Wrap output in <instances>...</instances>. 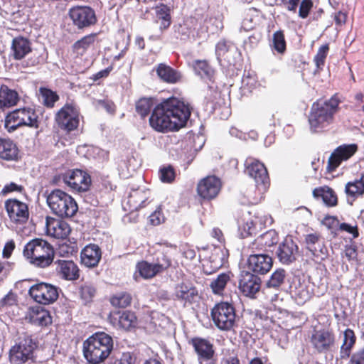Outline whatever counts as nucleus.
I'll list each match as a JSON object with an SVG mask.
<instances>
[{
  "mask_svg": "<svg viewBox=\"0 0 364 364\" xmlns=\"http://www.w3.org/2000/svg\"><path fill=\"white\" fill-rule=\"evenodd\" d=\"M191 113L188 104L178 98L171 97L154 107L149 123L158 132L177 131L186 124Z\"/></svg>",
  "mask_w": 364,
  "mask_h": 364,
  "instance_id": "nucleus-1",
  "label": "nucleus"
},
{
  "mask_svg": "<svg viewBox=\"0 0 364 364\" xmlns=\"http://www.w3.org/2000/svg\"><path fill=\"white\" fill-rule=\"evenodd\" d=\"M340 100L337 95L324 102L313 104L309 117L310 128L313 132H319L333 123L334 114L339 109Z\"/></svg>",
  "mask_w": 364,
  "mask_h": 364,
  "instance_id": "nucleus-2",
  "label": "nucleus"
},
{
  "mask_svg": "<svg viewBox=\"0 0 364 364\" xmlns=\"http://www.w3.org/2000/svg\"><path fill=\"white\" fill-rule=\"evenodd\" d=\"M113 341L108 334L100 332L90 336L83 343V355L90 364H100L110 354Z\"/></svg>",
  "mask_w": 364,
  "mask_h": 364,
  "instance_id": "nucleus-3",
  "label": "nucleus"
},
{
  "mask_svg": "<svg viewBox=\"0 0 364 364\" xmlns=\"http://www.w3.org/2000/svg\"><path fill=\"white\" fill-rule=\"evenodd\" d=\"M23 255L32 265L46 268L50 266L54 259L53 246L41 238L29 241L24 247Z\"/></svg>",
  "mask_w": 364,
  "mask_h": 364,
  "instance_id": "nucleus-4",
  "label": "nucleus"
},
{
  "mask_svg": "<svg viewBox=\"0 0 364 364\" xmlns=\"http://www.w3.org/2000/svg\"><path fill=\"white\" fill-rule=\"evenodd\" d=\"M47 203L52 212L60 218L73 217L78 209L75 200L60 189L53 191L48 196Z\"/></svg>",
  "mask_w": 364,
  "mask_h": 364,
  "instance_id": "nucleus-5",
  "label": "nucleus"
},
{
  "mask_svg": "<svg viewBox=\"0 0 364 364\" xmlns=\"http://www.w3.org/2000/svg\"><path fill=\"white\" fill-rule=\"evenodd\" d=\"M38 116L31 108L16 109L7 114L5 119V127L11 132L21 126L37 128Z\"/></svg>",
  "mask_w": 364,
  "mask_h": 364,
  "instance_id": "nucleus-6",
  "label": "nucleus"
},
{
  "mask_svg": "<svg viewBox=\"0 0 364 364\" xmlns=\"http://www.w3.org/2000/svg\"><path fill=\"white\" fill-rule=\"evenodd\" d=\"M214 324L222 331L231 330L235 324V310L228 302H220L214 306L210 312Z\"/></svg>",
  "mask_w": 364,
  "mask_h": 364,
  "instance_id": "nucleus-7",
  "label": "nucleus"
},
{
  "mask_svg": "<svg viewBox=\"0 0 364 364\" xmlns=\"http://www.w3.org/2000/svg\"><path fill=\"white\" fill-rule=\"evenodd\" d=\"M309 338L312 348L318 353H326L335 347L336 336L328 328L314 327Z\"/></svg>",
  "mask_w": 364,
  "mask_h": 364,
  "instance_id": "nucleus-8",
  "label": "nucleus"
},
{
  "mask_svg": "<svg viewBox=\"0 0 364 364\" xmlns=\"http://www.w3.org/2000/svg\"><path fill=\"white\" fill-rule=\"evenodd\" d=\"M36 343L29 336H26L20 342L9 350V360L12 364H23L33 358V351Z\"/></svg>",
  "mask_w": 364,
  "mask_h": 364,
  "instance_id": "nucleus-9",
  "label": "nucleus"
},
{
  "mask_svg": "<svg viewBox=\"0 0 364 364\" xmlns=\"http://www.w3.org/2000/svg\"><path fill=\"white\" fill-rule=\"evenodd\" d=\"M245 166V172L255 180L257 188L261 193L264 192L269 187V178L264 164L254 159H247Z\"/></svg>",
  "mask_w": 364,
  "mask_h": 364,
  "instance_id": "nucleus-10",
  "label": "nucleus"
},
{
  "mask_svg": "<svg viewBox=\"0 0 364 364\" xmlns=\"http://www.w3.org/2000/svg\"><path fill=\"white\" fill-rule=\"evenodd\" d=\"M56 122L59 127L68 132L75 129L79 124V109L73 103L65 104L57 113Z\"/></svg>",
  "mask_w": 364,
  "mask_h": 364,
  "instance_id": "nucleus-11",
  "label": "nucleus"
},
{
  "mask_svg": "<svg viewBox=\"0 0 364 364\" xmlns=\"http://www.w3.org/2000/svg\"><path fill=\"white\" fill-rule=\"evenodd\" d=\"M28 293L36 302L44 305L52 304L58 298V288L44 282L33 285Z\"/></svg>",
  "mask_w": 364,
  "mask_h": 364,
  "instance_id": "nucleus-12",
  "label": "nucleus"
},
{
  "mask_svg": "<svg viewBox=\"0 0 364 364\" xmlns=\"http://www.w3.org/2000/svg\"><path fill=\"white\" fill-rule=\"evenodd\" d=\"M59 178L73 191L78 192L87 191L91 183L90 176L80 169L68 171Z\"/></svg>",
  "mask_w": 364,
  "mask_h": 364,
  "instance_id": "nucleus-13",
  "label": "nucleus"
},
{
  "mask_svg": "<svg viewBox=\"0 0 364 364\" xmlns=\"http://www.w3.org/2000/svg\"><path fill=\"white\" fill-rule=\"evenodd\" d=\"M69 15L78 28L89 27L97 21L95 11L89 6L73 7L70 10Z\"/></svg>",
  "mask_w": 364,
  "mask_h": 364,
  "instance_id": "nucleus-14",
  "label": "nucleus"
},
{
  "mask_svg": "<svg viewBox=\"0 0 364 364\" xmlns=\"http://www.w3.org/2000/svg\"><path fill=\"white\" fill-rule=\"evenodd\" d=\"M192 344L197 354L199 364H215L216 358L213 345L206 339L195 338Z\"/></svg>",
  "mask_w": 364,
  "mask_h": 364,
  "instance_id": "nucleus-15",
  "label": "nucleus"
},
{
  "mask_svg": "<svg viewBox=\"0 0 364 364\" xmlns=\"http://www.w3.org/2000/svg\"><path fill=\"white\" fill-rule=\"evenodd\" d=\"M358 150V146L355 144H343L337 147L331 154L328 161L327 169L332 172L338 168L343 161H347Z\"/></svg>",
  "mask_w": 364,
  "mask_h": 364,
  "instance_id": "nucleus-16",
  "label": "nucleus"
},
{
  "mask_svg": "<svg viewBox=\"0 0 364 364\" xmlns=\"http://www.w3.org/2000/svg\"><path fill=\"white\" fill-rule=\"evenodd\" d=\"M5 208L11 221L23 223L28 218V208L26 203L16 199H9L5 202Z\"/></svg>",
  "mask_w": 364,
  "mask_h": 364,
  "instance_id": "nucleus-17",
  "label": "nucleus"
},
{
  "mask_svg": "<svg viewBox=\"0 0 364 364\" xmlns=\"http://www.w3.org/2000/svg\"><path fill=\"white\" fill-rule=\"evenodd\" d=\"M306 249L311 252L315 260H323L327 255V248L320 235L316 233L305 236Z\"/></svg>",
  "mask_w": 364,
  "mask_h": 364,
  "instance_id": "nucleus-18",
  "label": "nucleus"
},
{
  "mask_svg": "<svg viewBox=\"0 0 364 364\" xmlns=\"http://www.w3.org/2000/svg\"><path fill=\"white\" fill-rule=\"evenodd\" d=\"M221 188L220 179L215 176H208L201 180L197 187L198 195L205 199H212L219 193Z\"/></svg>",
  "mask_w": 364,
  "mask_h": 364,
  "instance_id": "nucleus-19",
  "label": "nucleus"
},
{
  "mask_svg": "<svg viewBox=\"0 0 364 364\" xmlns=\"http://www.w3.org/2000/svg\"><path fill=\"white\" fill-rule=\"evenodd\" d=\"M299 248L291 237H286L279 245L277 251L279 260L284 264H289L296 259Z\"/></svg>",
  "mask_w": 364,
  "mask_h": 364,
  "instance_id": "nucleus-20",
  "label": "nucleus"
},
{
  "mask_svg": "<svg viewBox=\"0 0 364 364\" xmlns=\"http://www.w3.org/2000/svg\"><path fill=\"white\" fill-rule=\"evenodd\" d=\"M261 287V279L257 275L250 272H243L239 282V288L244 295L253 296Z\"/></svg>",
  "mask_w": 364,
  "mask_h": 364,
  "instance_id": "nucleus-21",
  "label": "nucleus"
},
{
  "mask_svg": "<svg viewBox=\"0 0 364 364\" xmlns=\"http://www.w3.org/2000/svg\"><path fill=\"white\" fill-rule=\"evenodd\" d=\"M247 266L252 272L264 274L271 269L272 259L265 254H253L248 258Z\"/></svg>",
  "mask_w": 364,
  "mask_h": 364,
  "instance_id": "nucleus-22",
  "label": "nucleus"
},
{
  "mask_svg": "<svg viewBox=\"0 0 364 364\" xmlns=\"http://www.w3.org/2000/svg\"><path fill=\"white\" fill-rule=\"evenodd\" d=\"M46 227L48 234L55 238H66L71 231L67 222L53 218H46Z\"/></svg>",
  "mask_w": 364,
  "mask_h": 364,
  "instance_id": "nucleus-23",
  "label": "nucleus"
},
{
  "mask_svg": "<svg viewBox=\"0 0 364 364\" xmlns=\"http://www.w3.org/2000/svg\"><path fill=\"white\" fill-rule=\"evenodd\" d=\"M102 257V252L98 245L90 244L81 251L80 259L82 264L92 268L97 266Z\"/></svg>",
  "mask_w": 364,
  "mask_h": 364,
  "instance_id": "nucleus-24",
  "label": "nucleus"
},
{
  "mask_svg": "<svg viewBox=\"0 0 364 364\" xmlns=\"http://www.w3.org/2000/svg\"><path fill=\"white\" fill-rule=\"evenodd\" d=\"M31 52V43L28 39L18 36L13 39L11 47V55L15 60H21Z\"/></svg>",
  "mask_w": 364,
  "mask_h": 364,
  "instance_id": "nucleus-25",
  "label": "nucleus"
},
{
  "mask_svg": "<svg viewBox=\"0 0 364 364\" xmlns=\"http://www.w3.org/2000/svg\"><path fill=\"white\" fill-rule=\"evenodd\" d=\"M56 271L64 279L76 280L79 278V269L75 263L71 260H58Z\"/></svg>",
  "mask_w": 364,
  "mask_h": 364,
  "instance_id": "nucleus-26",
  "label": "nucleus"
},
{
  "mask_svg": "<svg viewBox=\"0 0 364 364\" xmlns=\"http://www.w3.org/2000/svg\"><path fill=\"white\" fill-rule=\"evenodd\" d=\"M169 266L170 262L168 261L165 264H151L146 261H141L137 264L136 269L141 277L147 279L154 277Z\"/></svg>",
  "mask_w": 364,
  "mask_h": 364,
  "instance_id": "nucleus-27",
  "label": "nucleus"
},
{
  "mask_svg": "<svg viewBox=\"0 0 364 364\" xmlns=\"http://www.w3.org/2000/svg\"><path fill=\"white\" fill-rule=\"evenodd\" d=\"M277 241V232L274 230H269L258 237L252 244L251 248L252 250H265L267 247H270L276 244Z\"/></svg>",
  "mask_w": 364,
  "mask_h": 364,
  "instance_id": "nucleus-28",
  "label": "nucleus"
},
{
  "mask_svg": "<svg viewBox=\"0 0 364 364\" xmlns=\"http://www.w3.org/2000/svg\"><path fill=\"white\" fill-rule=\"evenodd\" d=\"M313 196L316 198H321L328 207L336 206L338 203V198L335 191L328 186L315 188L313 191Z\"/></svg>",
  "mask_w": 364,
  "mask_h": 364,
  "instance_id": "nucleus-29",
  "label": "nucleus"
},
{
  "mask_svg": "<svg viewBox=\"0 0 364 364\" xmlns=\"http://www.w3.org/2000/svg\"><path fill=\"white\" fill-rule=\"evenodd\" d=\"M232 277V274L230 272L219 274L210 284L213 293L217 295H223L225 288L230 283Z\"/></svg>",
  "mask_w": 364,
  "mask_h": 364,
  "instance_id": "nucleus-30",
  "label": "nucleus"
},
{
  "mask_svg": "<svg viewBox=\"0 0 364 364\" xmlns=\"http://www.w3.org/2000/svg\"><path fill=\"white\" fill-rule=\"evenodd\" d=\"M18 101V95L14 90L9 89L6 85H2L0 88V109L10 107L17 104Z\"/></svg>",
  "mask_w": 364,
  "mask_h": 364,
  "instance_id": "nucleus-31",
  "label": "nucleus"
},
{
  "mask_svg": "<svg viewBox=\"0 0 364 364\" xmlns=\"http://www.w3.org/2000/svg\"><path fill=\"white\" fill-rule=\"evenodd\" d=\"M156 73L161 80L168 83H176L181 77L179 73L164 63L158 65Z\"/></svg>",
  "mask_w": 364,
  "mask_h": 364,
  "instance_id": "nucleus-32",
  "label": "nucleus"
},
{
  "mask_svg": "<svg viewBox=\"0 0 364 364\" xmlns=\"http://www.w3.org/2000/svg\"><path fill=\"white\" fill-rule=\"evenodd\" d=\"M95 33L84 36L73 45V50L77 55H83L90 48H92L96 41Z\"/></svg>",
  "mask_w": 364,
  "mask_h": 364,
  "instance_id": "nucleus-33",
  "label": "nucleus"
},
{
  "mask_svg": "<svg viewBox=\"0 0 364 364\" xmlns=\"http://www.w3.org/2000/svg\"><path fill=\"white\" fill-rule=\"evenodd\" d=\"M345 193L347 196L355 200L364 194V175L359 179L348 182L345 186Z\"/></svg>",
  "mask_w": 364,
  "mask_h": 364,
  "instance_id": "nucleus-34",
  "label": "nucleus"
},
{
  "mask_svg": "<svg viewBox=\"0 0 364 364\" xmlns=\"http://www.w3.org/2000/svg\"><path fill=\"white\" fill-rule=\"evenodd\" d=\"M18 149L9 139L0 138V157L5 160H14L17 157Z\"/></svg>",
  "mask_w": 364,
  "mask_h": 364,
  "instance_id": "nucleus-35",
  "label": "nucleus"
},
{
  "mask_svg": "<svg viewBox=\"0 0 364 364\" xmlns=\"http://www.w3.org/2000/svg\"><path fill=\"white\" fill-rule=\"evenodd\" d=\"M156 18L160 21V29H167L171 23V9L166 4H160L155 6Z\"/></svg>",
  "mask_w": 364,
  "mask_h": 364,
  "instance_id": "nucleus-36",
  "label": "nucleus"
},
{
  "mask_svg": "<svg viewBox=\"0 0 364 364\" xmlns=\"http://www.w3.org/2000/svg\"><path fill=\"white\" fill-rule=\"evenodd\" d=\"M236 53L234 47H230L225 42L220 41L216 45L215 53L220 63L226 61L230 65L233 63L232 60V54Z\"/></svg>",
  "mask_w": 364,
  "mask_h": 364,
  "instance_id": "nucleus-37",
  "label": "nucleus"
},
{
  "mask_svg": "<svg viewBox=\"0 0 364 364\" xmlns=\"http://www.w3.org/2000/svg\"><path fill=\"white\" fill-rule=\"evenodd\" d=\"M29 318L31 323L41 326H46L52 322L49 312L43 309H32Z\"/></svg>",
  "mask_w": 364,
  "mask_h": 364,
  "instance_id": "nucleus-38",
  "label": "nucleus"
},
{
  "mask_svg": "<svg viewBox=\"0 0 364 364\" xmlns=\"http://www.w3.org/2000/svg\"><path fill=\"white\" fill-rule=\"evenodd\" d=\"M176 296L178 299L191 303L198 296V291L194 287L181 284L176 287Z\"/></svg>",
  "mask_w": 364,
  "mask_h": 364,
  "instance_id": "nucleus-39",
  "label": "nucleus"
},
{
  "mask_svg": "<svg viewBox=\"0 0 364 364\" xmlns=\"http://www.w3.org/2000/svg\"><path fill=\"white\" fill-rule=\"evenodd\" d=\"M193 67L196 73L202 78L211 80L213 77L215 71L206 60H196L193 61Z\"/></svg>",
  "mask_w": 364,
  "mask_h": 364,
  "instance_id": "nucleus-40",
  "label": "nucleus"
},
{
  "mask_svg": "<svg viewBox=\"0 0 364 364\" xmlns=\"http://www.w3.org/2000/svg\"><path fill=\"white\" fill-rule=\"evenodd\" d=\"M312 294L313 292L310 287L305 284H300L294 290V299L299 305H302L309 301Z\"/></svg>",
  "mask_w": 364,
  "mask_h": 364,
  "instance_id": "nucleus-41",
  "label": "nucleus"
},
{
  "mask_svg": "<svg viewBox=\"0 0 364 364\" xmlns=\"http://www.w3.org/2000/svg\"><path fill=\"white\" fill-rule=\"evenodd\" d=\"M228 257V250L225 247H215L210 257V262L215 269L221 267Z\"/></svg>",
  "mask_w": 364,
  "mask_h": 364,
  "instance_id": "nucleus-42",
  "label": "nucleus"
},
{
  "mask_svg": "<svg viewBox=\"0 0 364 364\" xmlns=\"http://www.w3.org/2000/svg\"><path fill=\"white\" fill-rule=\"evenodd\" d=\"M117 321L119 327L129 330L136 325V317L133 312L125 311L119 315Z\"/></svg>",
  "mask_w": 364,
  "mask_h": 364,
  "instance_id": "nucleus-43",
  "label": "nucleus"
},
{
  "mask_svg": "<svg viewBox=\"0 0 364 364\" xmlns=\"http://www.w3.org/2000/svg\"><path fill=\"white\" fill-rule=\"evenodd\" d=\"M131 301L130 294L125 292L118 293L110 299L112 305L118 308H125L131 304Z\"/></svg>",
  "mask_w": 364,
  "mask_h": 364,
  "instance_id": "nucleus-44",
  "label": "nucleus"
},
{
  "mask_svg": "<svg viewBox=\"0 0 364 364\" xmlns=\"http://www.w3.org/2000/svg\"><path fill=\"white\" fill-rule=\"evenodd\" d=\"M43 104L48 107H53L55 102L58 100V95L51 90L41 87L39 90Z\"/></svg>",
  "mask_w": 364,
  "mask_h": 364,
  "instance_id": "nucleus-45",
  "label": "nucleus"
},
{
  "mask_svg": "<svg viewBox=\"0 0 364 364\" xmlns=\"http://www.w3.org/2000/svg\"><path fill=\"white\" fill-rule=\"evenodd\" d=\"M355 342V336L354 332L351 329H346L344 331L343 342L341 346V353L346 355H349V352Z\"/></svg>",
  "mask_w": 364,
  "mask_h": 364,
  "instance_id": "nucleus-46",
  "label": "nucleus"
},
{
  "mask_svg": "<svg viewBox=\"0 0 364 364\" xmlns=\"http://www.w3.org/2000/svg\"><path fill=\"white\" fill-rule=\"evenodd\" d=\"M143 193L141 191H134L130 193L128 199V203H130L131 208L137 210L143 207L146 198L142 196Z\"/></svg>",
  "mask_w": 364,
  "mask_h": 364,
  "instance_id": "nucleus-47",
  "label": "nucleus"
},
{
  "mask_svg": "<svg viewBox=\"0 0 364 364\" xmlns=\"http://www.w3.org/2000/svg\"><path fill=\"white\" fill-rule=\"evenodd\" d=\"M154 106V102L151 98L140 99L136 105V110L142 117H146Z\"/></svg>",
  "mask_w": 364,
  "mask_h": 364,
  "instance_id": "nucleus-48",
  "label": "nucleus"
},
{
  "mask_svg": "<svg viewBox=\"0 0 364 364\" xmlns=\"http://www.w3.org/2000/svg\"><path fill=\"white\" fill-rule=\"evenodd\" d=\"M285 271L282 269L276 270L267 282L268 287L277 288L283 284L285 278Z\"/></svg>",
  "mask_w": 364,
  "mask_h": 364,
  "instance_id": "nucleus-49",
  "label": "nucleus"
},
{
  "mask_svg": "<svg viewBox=\"0 0 364 364\" xmlns=\"http://www.w3.org/2000/svg\"><path fill=\"white\" fill-rule=\"evenodd\" d=\"M273 48L279 53H283L286 50V41L283 31H278L273 34Z\"/></svg>",
  "mask_w": 364,
  "mask_h": 364,
  "instance_id": "nucleus-50",
  "label": "nucleus"
},
{
  "mask_svg": "<svg viewBox=\"0 0 364 364\" xmlns=\"http://www.w3.org/2000/svg\"><path fill=\"white\" fill-rule=\"evenodd\" d=\"M329 46L328 44L321 46L314 57V62L318 68L321 69L324 65L325 59L328 55Z\"/></svg>",
  "mask_w": 364,
  "mask_h": 364,
  "instance_id": "nucleus-51",
  "label": "nucleus"
},
{
  "mask_svg": "<svg viewBox=\"0 0 364 364\" xmlns=\"http://www.w3.org/2000/svg\"><path fill=\"white\" fill-rule=\"evenodd\" d=\"M175 176L174 170L171 166L164 167L160 169L159 177L164 183H171Z\"/></svg>",
  "mask_w": 364,
  "mask_h": 364,
  "instance_id": "nucleus-52",
  "label": "nucleus"
},
{
  "mask_svg": "<svg viewBox=\"0 0 364 364\" xmlns=\"http://www.w3.org/2000/svg\"><path fill=\"white\" fill-rule=\"evenodd\" d=\"M257 85V81L255 77L250 73H247L244 75L242 80V87L244 89H247L248 91L251 92L254 90Z\"/></svg>",
  "mask_w": 364,
  "mask_h": 364,
  "instance_id": "nucleus-53",
  "label": "nucleus"
},
{
  "mask_svg": "<svg viewBox=\"0 0 364 364\" xmlns=\"http://www.w3.org/2000/svg\"><path fill=\"white\" fill-rule=\"evenodd\" d=\"M313 6L311 0H302L299 10V16L302 18H306L310 10Z\"/></svg>",
  "mask_w": 364,
  "mask_h": 364,
  "instance_id": "nucleus-54",
  "label": "nucleus"
},
{
  "mask_svg": "<svg viewBox=\"0 0 364 364\" xmlns=\"http://www.w3.org/2000/svg\"><path fill=\"white\" fill-rule=\"evenodd\" d=\"M95 289L90 284H85L80 289L81 296L85 301L90 300L95 295Z\"/></svg>",
  "mask_w": 364,
  "mask_h": 364,
  "instance_id": "nucleus-55",
  "label": "nucleus"
},
{
  "mask_svg": "<svg viewBox=\"0 0 364 364\" xmlns=\"http://www.w3.org/2000/svg\"><path fill=\"white\" fill-rule=\"evenodd\" d=\"M165 218L161 211V208H157L152 214L149 216L150 223L153 225H159L164 223Z\"/></svg>",
  "mask_w": 364,
  "mask_h": 364,
  "instance_id": "nucleus-56",
  "label": "nucleus"
},
{
  "mask_svg": "<svg viewBox=\"0 0 364 364\" xmlns=\"http://www.w3.org/2000/svg\"><path fill=\"white\" fill-rule=\"evenodd\" d=\"M339 229L342 231H346L350 234H351L353 238H356L358 237V231L357 226H353L348 223H341L339 225Z\"/></svg>",
  "mask_w": 364,
  "mask_h": 364,
  "instance_id": "nucleus-57",
  "label": "nucleus"
},
{
  "mask_svg": "<svg viewBox=\"0 0 364 364\" xmlns=\"http://www.w3.org/2000/svg\"><path fill=\"white\" fill-rule=\"evenodd\" d=\"M243 231L241 232L243 237L251 235L255 230V226L252 220H247L242 227Z\"/></svg>",
  "mask_w": 364,
  "mask_h": 364,
  "instance_id": "nucleus-58",
  "label": "nucleus"
},
{
  "mask_svg": "<svg viewBox=\"0 0 364 364\" xmlns=\"http://www.w3.org/2000/svg\"><path fill=\"white\" fill-rule=\"evenodd\" d=\"M349 364H364V348L352 355Z\"/></svg>",
  "mask_w": 364,
  "mask_h": 364,
  "instance_id": "nucleus-59",
  "label": "nucleus"
},
{
  "mask_svg": "<svg viewBox=\"0 0 364 364\" xmlns=\"http://www.w3.org/2000/svg\"><path fill=\"white\" fill-rule=\"evenodd\" d=\"M344 253L348 260L355 259L358 255L357 250L353 245L346 246Z\"/></svg>",
  "mask_w": 364,
  "mask_h": 364,
  "instance_id": "nucleus-60",
  "label": "nucleus"
},
{
  "mask_svg": "<svg viewBox=\"0 0 364 364\" xmlns=\"http://www.w3.org/2000/svg\"><path fill=\"white\" fill-rule=\"evenodd\" d=\"M23 188L21 186H18L14 183H11L8 185H6L1 191V193L5 195L8 193H11L13 191L21 192Z\"/></svg>",
  "mask_w": 364,
  "mask_h": 364,
  "instance_id": "nucleus-61",
  "label": "nucleus"
},
{
  "mask_svg": "<svg viewBox=\"0 0 364 364\" xmlns=\"http://www.w3.org/2000/svg\"><path fill=\"white\" fill-rule=\"evenodd\" d=\"M15 248V244L13 240L9 241L6 243L3 250V257L4 258H9L11 255L12 252Z\"/></svg>",
  "mask_w": 364,
  "mask_h": 364,
  "instance_id": "nucleus-62",
  "label": "nucleus"
},
{
  "mask_svg": "<svg viewBox=\"0 0 364 364\" xmlns=\"http://www.w3.org/2000/svg\"><path fill=\"white\" fill-rule=\"evenodd\" d=\"M135 358L129 353H124L120 360L121 364H134Z\"/></svg>",
  "mask_w": 364,
  "mask_h": 364,
  "instance_id": "nucleus-63",
  "label": "nucleus"
},
{
  "mask_svg": "<svg viewBox=\"0 0 364 364\" xmlns=\"http://www.w3.org/2000/svg\"><path fill=\"white\" fill-rule=\"evenodd\" d=\"M220 364H240V362L236 356H227L221 360Z\"/></svg>",
  "mask_w": 364,
  "mask_h": 364,
  "instance_id": "nucleus-64",
  "label": "nucleus"
}]
</instances>
